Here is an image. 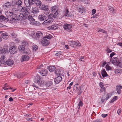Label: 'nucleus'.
I'll return each instance as SVG.
<instances>
[{"mask_svg": "<svg viewBox=\"0 0 122 122\" xmlns=\"http://www.w3.org/2000/svg\"><path fill=\"white\" fill-rule=\"evenodd\" d=\"M111 97L108 93L107 94H105L104 95L102 96V103L104 102L105 100H107Z\"/></svg>", "mask_w": 122, "mask_h": 122, "instance_id": "9b49d317", "label": "nucleus"}, {"mask_svg": "<svg viewBox=\"0 0 122 122\" xmlns=\"http://www.w3.org/2000/svg\"><path fill=\"white\" fill-rule=\"evenodd\" d=\"M58 6L57 5H55L52 6L51 8V11L54 12L56 11H58Z\"/></svg>", "mask_w": 122, "mask_h": 122, "instance_id": "b1692460", "label": "nucleus"}, {"mask_svg": "<svg viewBox=\"0 0 122 122\" xmlns=\"http://www.w3.org/2000/svg\"><path fill=\"white\" fill-rule=\"evenodd\" d=\"M46 86L48 87L52 85V82L51 81H48L46 83Z\"/></svg>", "mask_w": 122, "mask_h": 122, "instance_id": "72a5a7b5", "label": "nucleus"}, {"mask_svg": "<svg viewBox=\"0 0 122 122\" xmlns=\"http://www.w3.org/2000/svg\"><path fill=\"white\" fill-rule=\"evenodd\" d=\"M23 44L25 45V46H28V43L27 42H23Z\"/></svg>", "mask_w": 122, "mask_h": 122, "instance_id": "680f3d73", "label": "nucleus"}, {"mask_svg": "<svg viewBox=\"0 0 122 122\" xmlns=\"http://www.w3.org/2000/svg\"><path fill=\"white\" fill-rule=\"evenodd\" d=\"M84 56H81L80 58H79V60L82 61H84V60L83 59H84Z\"/></svg>", "mask_w": 122, "mask_h": 122, "instance_id": "bf43d9fd", "label": "nucleus"}, {"mask_svg": "<svg viewBox=\"0 0 122 122\" xmlns=\"http://www.w3.org/2000/svg\"><path fill=\"white\" fill-rule=\"evenodd\" d=\"M33 24L35 25H39L40 24V23L38 21H34Z\"/></svg>", "mask_w": 122, "mask_h": 122, "instance_id": "a18cd8bd", "label": "nucleus"}, {"mask_svg": "<svg viewBox=\"0 0 122 122\" xmlns=\"http://www.w3.org/2000/svg\"><path fill=\"white\" fill-rule=\"evenodd\" d=\"M18 49L19 50L22 51H24L25 49V47L23 45H20L18 47Z\"/></svg>", "mask_w": 122, "mask_h": 122, "instance_id": "473e14b6", "label": "nucleus"}, {"mask_svg": "<svg viewBox=\"0 0 122 122\" xmlns=\"http://www.w3.org/2000/svg\"><path fill=\"white\" fill-rule=\"evenodd\" d=\"M5 17L3 15H1L0 16V20L2 21L4 20Z\"/></svg>", "mask_w": 122, "mask_h": 122, "instance_id": "8fccbe9b", "label": "nucleus"}, {"mask_svg": "<svg viewBox=\"0 0 122 122\" xmlns=\"http://www.w3.org/2000/svg\"><path fill=\"white\" fill-rule=\"evenodd\" d=\"M69 44L70 46L74 47L80 46L81 45V44L79 42H76L73 41H70Z\"/></svg>", "mask_w": 122, "mask_h": 122, "instance_id": "423d86ee", "label": "nucleus"}, {"mask_svg": "<svg viewBox=\"0 0 122 122\" xmlns=\"http://www.w3.org/2000/svg\"><path fill=\"white\" fill-rule=\"evenodd\" d=\"M25 82L26 84H29L30 83V81L29 80H26L25 81Z\"/></svg>", "mask_w": 122, "mask_h": 122, "instance_id": "0e129e2a", "label": "nucleus"}, {"mask_svg": "<svg viewBox=\"0 0 122 122\" xmlns=\"http://www.w3.org/2000/svg\"><path fill=\"white\" fill-rule=\"evenodd\" d=\"M63 53L62 52L60 51H55L54 52L55 54L57 56H59L62 55Z\"/></svg>", "mask_w": 122, "mask_h": 122, "instance_id": "2f4dec72", "label": "nucleus"}, {"mask_svg": "<svg viewBox=\"0 0 122 122\" xmlns=\"http://www.w3.org/2000/svg\"><path fill=\"white\" fill-rule=\"evenodd\" d=\"M58 27V25L57 24L54 25L49 26L48 27V28L50 30H54L57 29Z\"/></svg>", "mask_w": 122, "mask_h": 122, "instance_id": "f3484780", "label": "nucleus"}, {"mask_svg": "<svg viewBox=\"0 0 122 122\" xmlns=\"http://www.w3.org/2000/svg\"><path fill=\"white\" fill-rule=\"evenodd\" d=\"M52 37V36H51L49 34L48 35H46V36H45V37L44 38H46H46L49 39H51Z\"/></svg>", "mask_w": 122, "mask_h": 122, "instance_id": "c03bdc74", "label": "nucleus"}, {"mask_svg": "<svg viewBox=\"0 0 122 122\" xmlns=\"http://www.w3.org/2000/svg\"><path fill=\"white\" fill-rule=\"evenodd\" d=\"M55 12L53 14L54 18H55L58 14V11Z\"/></svg>", "mask_w": 122, "mask_h": 122, "instance_id": "de8ad7c7", "label": "nucleus"}, {"mask_svg": "<svg viewBox=\"0 0 122 122\" xmlns=\"http://www.w3.org/2000/svg\"><path fill=\"white\" fill-rule=\"evenodd\" d=\"M7 49L5 48H4L2 50L1 53H5V52H6V51H7Z\"/></svg>", "mask_w": 122, "mask_h": 122, "instance_id": "603ef678", "label": "nucleus"}, {"mask_svg": "<svg viewBox=\"0 0 122 122\" xmlns=\"http://www.w3.org/2000/svg\"><path fill=\"white\" fill-rule=\"evenodd\" d=\"M107 114H102V117H105L106 116H107Z\"/></svg>", "mask_w": 122, "mask_h": 122, "instance_id": "69168bd1", "label": "nucleus"}, {"mask_svg": "<svg viewBox=\"0 0 122 122\" xmlns=\"http://www.w3.org/2000/svg\"><path fill=\"white\" fill-rule=\"evenodd\" d=\"M108 8L109 10L110 11H112V12H114V11L115 10L114 8L110 6L108 7Z\"/></svg>", "mask_w": 122, "mask_h": 122, "instance_id": "37998d69", "label": "nucleus"}, {"mask_svg": "<svg viewBox=\"0 0 122 122\" xmlns=\"http://www.w3.org/2000/svg\"><path fill=\"white\" fill-rule=\"evenodd\" d=\"M1 36L3 38L5 39H7L9 37L8 34L6 32L2 33L1 34Z\"/></svg>", "mask_w": 122, "mask_h": 122, "instance_id": "cd10ccee", "label": "nucleus"}, {"mask_svg": "<svg viewBox=\"0 0 122 122\" xmlns=\"http://www.w3.org/2000/svg\"><path fill=\"white\" fill-rule=\"evenodd\" d=\"M40 76L38 75H37L35 77V80L34 81L36 83H38L39 81H40Z\"/></svg>", "mask_w": 122, "mask_h": 122, "instance_id": "a878e982", "label": "nucleus"}, {"mask_svg": "<svg viewBox=\"0 0 122 122\" xmlns=\"http://www.w3.org/2000/svg\"><path fill=\"white\" fill-rule=\"evenodd\" d=\"M17 51V48L15 46H13L9 48V51L11 54H14L16 53Z\"/></svg>", "mask_w": 122, "mask_h": 122, "instance_id": "6e6552de", "label": "nucleus"}, {"mask_svg": "<svg viewBox=\"0 0 122 122\" xmlns=\"http://www.w3.org/2000/svg\"><path fill=\"white\" fill-rule=\"evenodd\" d=\"M106 68L107 70H111L112 68L109 66L108 64H107L106 66Z\"/></svg>", "mask_w": 122, "mask_h": 122, "instance_id": "a19ab883", "label": "nucleus"}, {"mask_svg": "<svg viewBox=\"0 0 122 122\" xmlns=\"http://www.w3.org/2000/svg\"><path fill=\"white\" fill-rule=\"evenodd\" d=\"M121 112V110L120 109H119L117 111V113L119 115H120Z\"/></svg>", "mask_w": 122, "mask_h": 122, "instance_id": "338daca9", "label": "nucleus"}, {"mask_svg": "<svg viewBox=\"0 0 122 122\" xmlns=\"http://www.w3.org/2000/svg\"><path fill=\"white\" fill-rule=\"evenodd\" d=\"M24 116L26 117H31V115L30 114H25V115H24Z\"/></svg>", "mask_w": 122, "mask_h": 122, "instance_id": "052dcab7", "label": "nucleus"}, {"mask_svg": "<svg viewBox=\"0 0 122 122\" xmlns=\"http://www.w3.org/2000/svg\"><path fill=\"white\" fill-rule=\"evenodd\" d=\"M24 3L29 10L30 9L31 6L35 3V0H24Z\"/></svg>", "mask_w": 122, "mask_h": 122, "instance_id": "7ed1b4c3", "label": "nucleus"}, {"mask_svg": "<svg viewBox=\"0 0 122 122\" xmlns=\"http://www.w3.org/2000/svg\"><path fill=\"white\" fill-rule=\"evenodd\" d=\"M40 8L41 10H43L44 14L47 15L49 13L50 10L47 5L43 4L40 6Z\"/></svg>", "mask_w": 122, "mask_h": 122, "instance_id": "f257e3e1", "label": "nucleus"}, {"mask_svg": "<svg viewBox=\"0 0 122 122\" xmlns=\"http://www.w3.org/2000/svg\"><path fill=\"white\" fill-rule=\"evenodd\" d=\"M73 82H71L69 86L67 88L68 89H70L71 88V86L73 85Z\"/></svg>", "mask_w": 122, "mask_h": 122, "instance_id": "3c124183", "label": "nucleus"}, {"mask_svg": "<svg viewBox=\"0 0 122 122\" xmlns=\"http://www.w3.org/2000/svg\"><path fill=\"white\" fill-rule=\"evenodd\" d=\"M32 48L33 50H35V51L38 49V47L36 45H34L32 46Z\"/></svg>", "mask_w": 122, "mask_h": 122, "instance_id": "79ce46f5", "label": "nucleus"}, {"mask_svg": "<svg viewBox=\"0 0 122 122\" xmlns=\"http://www.w3.org/2000/svg\"><path fill=\"white\" fill-rule=\"evenodd\" d=\"M92 14L94 15L96 13V10L95 9H93L92 11Z\"/></svg>", "mask_w": 122, "mask_h": 122, "instance_id": "6e6d98bb", "label": "nucleus"}, {"mask_svg": "<svg viewBox=\"0 0 122 122\" xmlns=\"http://www.w3.org/2000/svg\"><path fill=\"white\" fill-rule=\"evenodd\" d=\"M41 1L39 0H36L35 1V3H36V5L37 6L40 5H41Z\"/></svg>", "mask_w": 122, "mask_h": 122, "instance_id": "e433bc0d", "label": "nucleus"}, {"mask_svg": "<svg viewBox=\"0 0 122 122\" xmlns=\"http://www.w3.org/2000/svg\"><path fill=\"white\" fill-rule=\"evenodd\" d=\"M72 27V26L71 25L68 24L66 23L63 25L64 29L69 32L71 31Z\"/></svg>", "mask_w": 122, "mask_h": 122, "instance_id": "1a4fd4ad", "label": "nucleus"}, {"mask_svg": "<svg viewBox=\"0 0 122 122\" xmlns=\"http://www.w3.org/2000/svg\"><path fill=\"white\" fill-rule=\"evenodd\" d=\"M117 98V96H115L110 101V103H112L114 102V101L116 100Z\"/></svg>", "mask_w": 122, "mask_h": 122, "instance_id": "ea45409f", "label": "nucleus"}, {"mask_svg": "<svg viewBox=\"0 0 122 122\" xmlns=\"http://www.w3.org/2000/svg\"><path fill=\"white\" fill-rule=\"evenodd\" d=\"M48 68L50 72L53 71L56 69V67L53 66H49L48 67Z\"/></svg>", "mask_w": 122, "mask_h": 122, "instance_id": "c85d7f7f", "label": "nucleus"}, {"mask_svg": "<svg viewBox=\"0 0 122 122\" xmlns=\"http://www.w3.org/2000/svg\"><path fill=\"white\" fill-rule=\"evenodd\" d=\"M62 79V77L59 76L54 78V81L55 83L57 84L61 82Z\"/></svg>", "mask_w": 122, "mask_h": 122, "instance_id": "f8f14e48", "label": "nucleus"}, {"mask_svg": "<svg viewBox=\"0 0 122 122\" xmlns=\"http://www.w3.org/2000/svg\"><path fill=\"white\" fill-rule=\"evenodd\" d=\"M28 15L26 14L25 13L24 14L20 13L19 15V18L21 20H24L27 18Z\"/></svg>", "mask_w": 122, "mask_h": 122, "instance_id": "4468645a", "label": "nucleus"}, {"mask_svg": "<svg viewBox=\"0 0 122 122\" xmlns=\"http://www.w3.org/2000/svg\"><path fill=\"white\" fill-rule=\"evenodd\" d=\"M11 5V3L9 2L5 3V5L3 6V8L4 9H6L7 8H10Z\"/></svg>", "mask_w": 122, "mask_h": 122, "instance_id": "4be33fe9", "label": "nucleus"}, {"mask_svg": "<svg viewBox=\"0 0 122 122\" xmlns=\"http://www.w3.org/2000/svg\"><path fill=\"white\" fill-rule=\"evenodd\" d=\"M30 57L28 55H23L21 57V61L23 62V61H28Z\"/></svg>", "mask_w": 122, "mask_h": 122, "instance_id": "dca6fc26", "label": "nucleus"}, {"mask_svg": "<svg viewBox=\"0 0 122 122\" xmlns=\"http://www.w3.org/2000/svg\"><path fill=\"white\" fill-rule=\"evenodd\" d=\"M5 63L9 66L12 65L14 63V62L13 60L11 59H8L6 61Z\"/></svg>", "mask_w": 122, "mask_h": 122, "instance_id": "aec40b11", "label": "nucleus"}, {"mask_svg": "<svg viewBox=\"0 0 122 122\" xmlns=\"http://www.w3.org/2000/svg\"><path fill=\"white\" fill-rule=\"evenodd\" d=\"M106 51H107L108 53H110L112 51L109 48H107L106 49Z\"/></svg>", "mask_w": 122, "mask_h": 122, "instance_id": "e2e57ef3", "label": "nucleus"}, {"mask_svg": "<svg viewBox=\"0 0 122 122\" xmlns=\"http://www.w3.org/2000/svg\"><path fill=\"white\" fill-rule=\"evenodd\" d=\"M116 54L114 52H112L110 54V57L112 58V57Z\"/></svg>", "mask_w": 122, "mask_h": 122, "instance_id": "4d7b16f0", "label": "nucleus"}, {"mask_svg": "<svg viewBox=\"0 0 122 122\" xmlns=\"http://www.w3.org/2000/svg\"><path fill=\"white\" fill-rule=\"evenodd\" d=\"M40 73L42 76H46L47 74L48 71L46 70L43 69L40 71Z\"/></svg>", "mask_w": 122, "mask_h": 122, "instance_id": "6ab92c4d", "label": "nucleus"}, {"mask_svg": "<svg viewBox=\"0 0 122 122\" xmlns=\"http://www.w3.org/2000/svg\"><path fill=\"white\" fill-rule=\"evenodd\" d=\"M14 75L15 76H16L17 78H20L23 76L22 73H21L19 72H18L16 74H15Z\"/></svg>", "mask_w": 122, "mask_h": 122, "instance_id": "7c9ffc66", "label": "nucleus"}, {"mask_svg": "<svg viewBox=\"0 0 122 122\" xmlns=\"http://www.w3.org/2000/svg\"><path fill=\"white\" fill-rule=\"evenodd\" d=\"M38 19L41 21H43L45 20L46 18V16L44 15H40L38 16Z\"/></svg>", "mask_w": 122, "mask_h": 122, "instance_id": "a211bd4d", "label": "nucleus"}, {"mask_svg": "<svg viewBox=\"0 0 122 122\" xmlns=\"http://www.w3.org/2000/svg\"><path fill=\"white\" fill-rule=\"evenodd\" d=\"M78 84H76L74 86L73 88V90L74 91H76L79 90V91H80L81 88H80Z\"/></svg>", "mask_w": 122, "mask_h": 122, "instance_id": "bb28decb", "label": "nucleus"}, {"mask_svg": "<svg viewBox=\"0 0 122 122\" xmlns=\"http://www.w3.org/2000/svg\"><path fill=\"white\" fill-rule=\"evenodd\" d=\"M102 77H103L107 76H108L107 74L104 69H103L102 70Z\"/></svg>", "mask_w": 122, "mask_h": 122, "instance_id": "c756f323", "label": "nucleus"}, {"mask_svg": "<svg viewBox=\"0 0 122 122\" xmlns=\"http://www.w3.org/2000/svg\"><path fill=\"white\" fill-rule=\"evenodd\" d=\"M53 19L51 17H49L48 18L42 23L44 25H48L50 23L52 22L53 21Z\"/></svg>", "mask_w": 122, "mask_h": 122, "instance_id": "9d476101", "label": "nucleus"}, {"mask_svg": "<svg viewBox=\"0 0 122 122\" xmlns=\"http://www.w3.org/2000/svg\"><path fill=\"white\" fill-rule=\"evenodd\" d=\"M32 10L33 13H38L39 12V10L38 7H34L32 8Z\"/></svg>", "mask_w": 122, "mask_h": 122, "instance_id": "5701e85b", "label": "nucleus"}, {"mask_svg": "<svg viewBox=\"0 0 122 122\" xmlns=\"http://www.w3.org/2000/svg\"><path fill=\"white\" fill-rule=\"evenodd\" d=\"M70 14V13L68 9H66L65 12V13L64 14V15L66 16L70 17L71 16Z\"/></svg>", "mask_w": 122, "mask_h": 122, "instance_id": "f704fd0d", "label": "nucleus"}, {"mask_svg": "<svg viewBox=\"0 0 122 122\" xmlns=\"http://www.w3.org/2000/svg\"><path fill=\"white\" fill-rule=\"evenodd\" d=\"M36 36L37 39H39L41 38L43 36V33L40 31H38L36 34Z\"/></svg>", "mask_w": 122, "mask_h": 122, "instance_id": "ddd939ff", "label": "nucleus"}, {"mask_svg": "<svg viewBox=\"0 0 122 122\" xmlns=\"http://www.w3.org/2000/svg\"><path fill=\"white\" fill-rule=\"evenodd\" d=\"M41 45L43 46H46L49 45L50 43L49 41L46 39L45 38L43 37L41 40Z\"/></svg>", "mask_w": 122, "mask_h": 122, "instance_id": "39448f33", "label": "nucleus"}, {"mask_svg": "<svg viewBox=\"0 0 122 122\" xmlns=\"http://www.w3.org/2000/svg\"><path fill=\"white\" fill-rule=\"evenodd\" d=\"M78 10L79 12H82V13H83V12L84 11V10L83 9V8L82 9L81 8H79Z\"/></svg>", "mask_w": 122, "mask_h": 122, "instance_id": "5fc2aeb1", "label": "nucleus"}, {"mask_svg": "<svg viewBox=\"0 0 122 122\" xmlns=\"http://www.w3.org/2000/svg\"><path fill=\"white\" fill-rule=\"evenodd\" d=\"M38 84L41 86L42 87L46 86V82L43 80L41 81H39L38 83Z\"/></svg>", "mask_w": 122, "mask_h": 122, "instance_id": "393cba45", "label": "nucleus"}, {"mask_svg": "<svg viewBox=\"0 0 122 122\" xmlns=\"http://www.w3.org/2000/svg\"><path fill=\"white\" fill-rule=\"evenodd\" d=\"M28 18L29 20L32 21L33 22L34 21H35V20L33 18L32 16L31 15H29Z\"/></svg>", "mask_w": 122, "mask_h": 122, "instance_id": "c9c22d12", "label": "nucleus"}, {"mask_svg": "<svg viewBox=\"0 0 122 122\" xmlns=\"http://www.w3.org/2000/svg\"><path fill=\"white\" fill-rule=\"evenodd\" d=\"M5 56H2L0 58V60H4Z\"/></svg>", "mask_w": 122, "mask_h": 122, "instance_id": "774afa93", "label": "nucleus"}, {"mask_svg": "<svg viewBox=\"0 0 122 122\" xmlns=\"http://www.w3.org/2000/svg\"><path fill=\"white\" fill-rule=\"evenodd\" d=\"M98 32H102L103 33H105V30H103L101 29H99V30H98Z\"/></svg>", "mask_w": 122, "mask_h": 122, "instance_id": "864d4df0", "label": "nucleus"}, {"mask_svg": "<svg viewBox=\"0 0 122 122\" xmlns=\"http://www.w3.org/2000/svg\"><path fill=\"white\" fill-rule=\"evenodd\" d=\"M99 85L100 87L101 88H104L105 87L104 86V85L103 83L102 82H100L99 84Z\"/></svg>", "mask_w": 122, "mask_h": 122, "instance_id": "49530a36", "label": "nucleus"}, {"mask_svg": "<svg viewBox=\"0 0 122 122\" xmlns=\"http://www.w3.org/2000/svg\"><path fill=\"white\" fill-rule=\"evenodd\" d=\"M12 17L10 19V23H12L13 21H15L17 20H20L19 18V16H18L16 14H13L11 15Z\"/></svg>", "mask_w": 122, "mask_h": 122, "instance_id": "0eeeda50", "label": "nucleus"}, {"mask_svg": "<svg viewBox=\"0 0 122 122\" xmlns=\"http://www.w3.org/2000/svg\"><path fill=\"white\" fill-rule=\"evenodd\" d=\"M83 103L82 102L80 101L78 104L77 107L78 109H80V107H81L83 105Z\"/></svg>", "mask_w": 122, "mask_h": 122, "instance_id": "4c0bfd02", "label": "nucleus"}, {"mask_svg": "<svg viewBox=\"0 0 122 122\" xmlns=\"http://www.w3.org/2000/svg\"><path fill=\"white\" fill-rule=\"evenodd\" d=\"M84 4H87L88 2L87 0H80Z\"/></svg>", "mask_w": 122, "mask_h": 122, "instance_id": "09e8293b", "label": "nucleus"}, {"mask_svg": "<svg viewBox=\"0 0 122 122\" xmlns=\"http://www.w3.org/2000/svg\"><path fill=\"white\" fill-rule=\"evenodd\" d=\"M10 19H9L8 18H6L5 17L3 20H4L7 22L9 20H10Z\"/></svg>", "mask_w": 122, "mask_h": 122, "instance_id": "13d9d810", "label": "nucleus"}, {"mask_svg": "<svg viewBox=\"0 0 122 122\" xmlns=\"http://www.w3.org/2000/svg\"><path fill=\"white\" fill-rule=\"evenodd\" d=\"M16 4L17 5L20 6L22 4V2L21 0H19L17 1Z\"/></svg>", "mask_w": 122, "mask_h": 122, "instance_id": "58836bf2", "label": "nucleus"}, {"mask_svg": "<svg viewBox=\"0 0 122 122\" xmlns=\"http://www.w3.org/2000/svg\"><path fill=\"white\" fill-rule=\"evenodd\" d=\"M122 88V86L120 85H118L116 86V90L117 91V93L118 94L121 93V90Z\"/></svg>", "mask_w": 122, "mask_h": 122, "instance_id": "412c9836", "label": "nucleus"}, {"mask_svg": "<svg viewBox=\"0 0 122 122\" xmlns=\"http://www.w3.org/2000/svg\"><path fill=\"white\" fill-rule=\"evenodd\" d=\"M113 58H111L110 61L111 62L112 64L117 66H118L119 67H121L122 61L121 60L122 62L120 63L119 62V61H117L118 58L117 57H113Z\"/></svg>", "mask_w": 122, "mask_h": 122, "instance_id": "f03ea898", "label": "nucleus"}, {"mask_svg": "<svg viewBox=\"0 0 122 122\" xmlns=\"http://www.w3.org/2000/svg\"><path fill=\"white\" fill-rule=\"evenodd\" d=\"M18 10L20 12H25V14L27 15H29L30 13L29 12V10L26 7L20 6L18 7Z\"/></svg>", "mask_w": 122, "mask_h": 122, "instance_id": "20e7f679", "label": "nucleus"}, {"mask_svg": "<svg viewBox=\"0 0 122 122\" xmlns=\"http://www.w3.org/2000/svg\"><path fill=\"white\" fill-rule=\"evenodd\" d=\"M55 73L57 75L63 76L64 74V72L63 70H60L58 69L56 70L55 71Z\"/></svg>", "mask_w": 122, "mask_h": 122, "instance_id": "2eb2a0df", "label": "nucleus"}]
</instances>
